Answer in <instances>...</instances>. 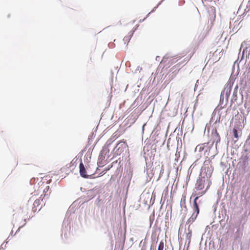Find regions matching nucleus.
<instances>
[{"label": "nucleus", "instance_id": "4", "mask_svg": "<svg viewBox=\"0 0 250 250\" xmlns=\"http://www.w3.org/2000/svg\"><path fill=\"white\" fill-rule=\"evenodd\" d=\"M204 182L205 181L201 178L197 179L195 184V188L197 190L203 189L204 188Z\"/></svg>", "mask_w": 250, "mask_h": 250}, {"label": "nucleus", "instance_id": "10", "mask_svg": "<svg viewBox=\"0 0 250 250\" xmlns=\"http://www.w3.org/2000/svg\"><path fill=\"white\" fill-rule=\"evenodd\" d=\"M233 135H234V138L236 139V140H235V142H236L238 139V134L237 130L236 129L233 128Z\"/></svg>", "mask_w": 250, "mask_h": 250}, {"label": "nucleus", "instance_id": "12", "mask_svg": "<svg viewBox=\"0 0 250 250\" xmlns=\"http://www.w3.org/2000/svg\"><path fill=\"white\" fill-rule=\"evenodd\" d=\"M112 167V165H111L110 167L108 168H106V169L105 170V171L108 170L111 167Z\"/></svg>", "mask_w": 250, "mask_h": 250}, {"label": "nucleus", "instance_id": "8", "mask_svg": "<svg viewBox=\"0 0 250 250\" xmlns=\"http://www.w3.org/2000/svg\"><path fill=\"white\" fill-rule=\"evenodd\" d=\"M164 242L163 240H161L159 244L158 250H164Z\"/></svg>", "mask_w": 250, "mask_h": 250}, {"label": "nucleus", "instance_id": "13", "mask_svg": "<svg viewBox=\"0 0 250 250\" xmlns=\"http://www.w3.org/2000/svg\"><path fill=\"white\" fill-rule=\"evenodd\" d=\"M190 59V57L189 58H188V59L186 60V61H188L189 60V59Z\"/></svg>", "mask_w": 250, "mask_h": 250}, {"label": "nucleus", "instance_id": "2", "mask_svg": "<svg viewBox=\"0 0 250 250\" xmlns=\"http://www.w3.org/2000/svg\"><path fill=\"white\" fill-rule=\"evenodd\" d=\"M40 190H42L43 194L41 195L40 198H41V201H42L43 199H47L49 198L51 193V191L49 190V186L44 185H41L38 187L37 191Z\"/></svg>", "mask_w": 250, "mask_h": 250}, {"label": "nucleus", "instance_id": "11", "mask_svg": "<svg viewBox=\"0 0 250 250\" xmlns=\"http://www.w3.org/2000/svg\"><path fill=\"white\" fill-rule=\"evenodd\" d=\"M120 144H121V146H124V147L127 146L126 143L124 141H122L120 142H119V144H118V145H119Z\"/></svg>", "mask_w": 250, "mask_h": 250}, {"label": "nucleus", "instance_id": "14", "mask_svg": "<svg viewBox=\"0 0 250 250\" xmlns=\"http://www.w3.org/2000/svg\"><path fill=\"white\" fill-rule=\"evenodd\" d=\"M206 190H205V191H203V192H202V194H204L206 192Z\"/></svg>", "mask_w": 250, "mask_h": 250}, {"label": "nucleus", "instance_id": "3", "mask_svg": "<svg viewBox=\"0 0 250 250\" xmlns=\"http://www.w3.org/2000/svg\"><path fill=\"white\" fill-rule=\"evenodd\" d=\"M79 168L81 176L83 178H88V175L86 174V170L82 162L80 164Z\"/></svg>", "mask_w": 250, "mask_h": 250}, {"label": "nucleus", "instance_id": "7", "mask_svg": "<svg viewBox=\"0 0 250 250\" xmlns=\"http://www.w3.org/2000/svg\"><path fill=\"white\" fill-rule=\"evenodd\" d=\"M199 213L193 212L191 217L188 219V223L192 224L196 219Z\"/></svg>", "mask_w": 250, "mask_h": 250}, {"label": "nucleus", "instance_id": "5", "mask_svg": "<svg viewBox=\"0 0 250 250\" xmlns=\"http://www.w3.org/2000/svg\"><path fill=\"white\" fill-rule=\"evenodd\" d=\"M40 199L41 198L36 200L33 203L34 207L32 209L34 212H35L37 209L40 210L42 207V205H41Z\"/></svg>", "mask_w": 250, "mask_h": 250}, {"label": "nucleus", "instance_id": "9", "mask_svg": "<svg viewBox=\"0 0 250 250\" xmlns=\"http://www.w3.org/2000/svg\"><path fill=\"white\" fill-rule=\"evenodd\" d=\"M208 10L209 11H210V12H211L213 14L215 15V13H216V9H215V8L214 6H210L208 8Z\"/></svg>", "mask_w": 250, "mask_h": 250}, {"label": "nucleus", "instance_id": "6", "mask_svg": "<svg viewBox=\"0 0 250 250\" xmlns=\"http://www.w3.org/2000/svg\"><path fill=\"white\" fill-rule=\"evenodd\" d=\"M198 197H196L194 200V202H193V209L194 210V212H196V213H199V206L197 204V200L198 199Z\"/></svg>", "mask_w": 250, "mask_h": 250}, {"label": "nucleus", "instance_id": "1", "mask_svg": "<svg viewBox=\"0 0 250 250\" xmlns=\"http://www.w3.org/2000/svg\"><path fill=\"white\" fill-rule=\"evenodd\" d=\"M213 169L211 161L209 159L206 160L202 167V170L206 173V175L207 177H210L211 176Z\"/></svg>", "mask_w": 250, "mask_h": 250}]
</instances>
